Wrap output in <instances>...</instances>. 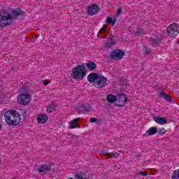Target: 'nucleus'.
<instances>
[{"instance_id": "nucleus-27", "label": "nucleus", "mask_w": 179, "mask_h": 179, "mask_svg": "<svg viewBox=\"0 0 179 179\" xmlns=\"http://www.w3.org/2000/svg\"><path fill=\"white\" fill-rule=\"evenodd\" d=\"M143 48H144V54H146V55L150 54V52H151V51H152V50H150V48L144 47Z\"/></svg>"}, {"instance_id": "nucleus-3", "label": "nucleus", "mask_w": 179, "mask_h": 179, "mask_svg": "<svg viewBox=\"0 0 179 179\" xmlns=\"http://www.w3.org/2000/svg\"><path fill=\"white\" fill-rule=\"evenodd\" d=\"M86 75V67L83 65H78L72 70L71 76L74 79H80L82 80Z\"/></svg>"}, {"instance_id": "nucleus-12", "label": "nucleus", "mask_w": 179, "mask_h": 179, "mask_svg": "<svg viewBox=\"0 0 179 179\" xmlns=\"http://www.w3.org/2000/svg\"><path fill=\"white\" fill-rule=\"evenodd\" d=\"M99 76H100V75H99L97 73H91L87 76V80L90 83L95 84L97 81V79L99 78Z\"/></svg>"}, {"instance_id": "nucleus-6", "label": "nucleus", "mask_w": 179, "mask_h": 179, "mask_svg": "<svg viewBox=\"0 0 179 179\" xmlns=\"http://www.w3.org/2000/svg\"><path fill=\"white\" fill-rule=\"evenodd\" d=\"M30 100H31L30 94H21L17 96V101L21 106H27L30 103Z\"/></svg>"}, {"instance_id": "nucleus-30", "label": "nucleus", "mask_w": 179, "mask_h": 179, "mask_svg": "<svg viewBox=\"0 0 179 179\" xmlns=\"http://www.w3.org/2000/svg\"><path fill=\"white\" fill-rule=\"evenodd\" d=\"M90 122H91V123L96 122L97 124V123H99V120H97V119L96 117H92L90 120Z\"/></svg>"}, {"instance_id": "nucleus-7", "label": "nucleus", "mask_w": 179, "mask_h": 179, "mask_svg": "<svg viewBox=\"0 0 179 179\" xmlns=\"http://www.w3.org/2000/svg\"><path fill=\"white\" fill-rule=\"evenodd\" d=\"M94 86L96 89H103V87H106V86H107V78L103 75H99Z\"/></svg>"}, {"instance_id": "nucleus-39", "label": "nucleus", "mask_w": 179, "mask_h": 179, "mask_svg": "<svg viewBox=\"0 0 179 179\" xmlns=\"http://www.w3.org/2000/svg\"><path fill=\"white\" fill-rule=\"evenodd\" d=\"M178 43H179V40H178Z\"/></svg>"}, {"instance_id": "nucleus-9", "label": "nucleus", "mask_w": 179, "mask_h": 179, "mask_svg": "<svg viewBox=\"0 0 179 179\" xmlns=\"http://www.w3.org/2000/svg\"><path fill=\"white\" fill-rule=\"evenodd\" d=\"M115 39H114V36L113 34L109 35V38L107 41H103V45L106 48H111L113 45H115Z\"/></svg>"}, {"instance_id": "nucleus-16", "label": "nucleus", "mask_w": 179, "mask_h": 179, "mask_svg": "<svg viewBox=\"0 0 179 179\" xmlns=\"http://www.w3.org/2000/svg\"><path fill=\"white\" fill-rule=\"evenodd\" d=\"M154 121L159 125H164L165 124H167V119L164 117H155Z\"/></svg>"}, {"instance_id": "nucleus-36", "label": "nucleus", "mask_w": 179, "mask_h": 179, "mask_svg": "<svg viewBox=\"0 0 179 179\" xmlns=\"http://www.w3.org/2000/svg\"><path fill=\"white\" fill-rule=\"evenodd\" d=\"M1 129H2V124H1V123H0V131H1Z\"/></svg>"}, {"instance_id": "nucleus-19", "label": "nucleus", "mask_w": 179, "mask_h": 179, "mask_svg": "<svg viewBox=\"0 0 179 179\" xmlns=\"http://www.w3.org/2000/svg\"><path fill=\"white\" fill-rule=\"evenodd\" d=\"M159 95L161 96V97H163L165 99V100H166L167 101H169L170 103H171V101H173V97H171V96L167 94L165 92H160Z\"/></svg>"}, {"instance_id": "nucleus-15", "label": "nucleus", "mask_w": 179, "mask_h": 179, "mask_svg": "<svg viewBox=\"0 0 179 179\" xmlns=\"http://www.w3.org/2000/svg\"><path fill=\"white\" fill-rule=\"evenodd\" d=\"M79 121H80V117H78L76 119H73L71 123L69 124V128L71 129H75V128H79V124H78V122H79Z\"/></svg>"}, {"instance_id": "nucleus-33", "label": "nucleus", "mask_w": 179, "mask_h": 179, "mask_svg": "<svg viewBox=\"0 0 179 179\" xmlns=\"http://www.w3.org/2000/svg\"><path fill=\"white\" fill-rule=\"evenodd\" d=\"M122 13V9L118 8L116 13L117 16H120V15Z\"/></svg>"}, {"instance_id": "nucleus-37", "label": "nucleus", "mask_w": 179, "mask_h": 179, "mask_svg": "<svg viewBox=\"0 0 179 179\" xmlns=\"http://www.w3.org/2000/svg\"><path fill=\"white\" fill-rule=\"evenodd\" d=\"M67 179H73V178H68Z\"/></svg>"}, {"instance_id": "nucleus-17", "label": "nucleus", "mask_w": 179, "mask_h": 179, "mask_svg": "<svg viewBox=\"0 0 179 179\" xmlns=\"http://www.w3.org/2000/svg\"><path fill=\"white\" fill-rule=\"evenodd\" d=\"M85 66H86L87 69H89V71H94V69H96V68H97V64H96V63L90 61V62H88L87 64H85Z\"/></svg>"}, {"instance_id": "nucleus-35", "label": "nucleus", "mask_w": 179, "mask_h": 179, "mask_svg": "<svg viewBox=\"0 0 179 179\" xmlns=\"http://www.w3.org/2000/svg\"><path fill=\"white\" fill-rule=\"evenodd\" d=\"M42 82H43L44 86H47V85H48V82L46 80H44Z\"/></svg>"}, {"instance_id": "nucleus-24", "label": "nucleus", "mask_w": 179, "mask_h": 179, "mask_svg": "<svg viewBox=\"0 0 179 179\" xmlns=\"http://www.w3.org/2000/svg\"><path fill=\"white\" fill-rule=\"evenodd\" d=\"M141 34H145L143 31V27L141 26L137 28L136 31L134 32L135 36H141Z\"/></svg>"}, {"instance_id": "nucleus-14", "label": "nucleus", "mask_w": 179, "mask_h": 179, "mask_svg": "<svg viewBox=\"0 0 179 179\" xmlns=\"http://www.w3.org/2000/svg\"><path fill=\"white\" fill-rule=\"evenodd\" d=\"M150 41L151 42V44L156 47V45H159L160 43H162V37L160 36H154L150 38Z\"/></svg>"}, {"instance_id": "nucleus-22", "label": "nucleus", "mask_w": 179, "mask_h": 179, "mask_svg": "<svg viewBox=\"0 0 179 179\" xmlns=\"http://www.w3.org/2000/svg\"><path fill=\"white\" fill-rule=\"evenodd\" d=\"M147 132H148L149 136H152V135H156V134H157V128H156V127H150L148 130Z\"/></svg>"}, {"instance_id": "nucleus-1", "label": "nucleus", "mask_w": 179, "mask_h": 179, "mask_svg": "<svg viewBox=\"0 0 179 179\" xmlns=\"http://www.w3.org/2000/svg\"><path fill=\"white\" fill-rule=\"evenodd\" d=\"M24 13L20 8H7L0 12V27L11 26L13 22L17 19V16H23Z\"/></svg>"}, {"instance_id": "nucleus-11", "label": "nucleus", "mask_w": 179, "mask_h": 179, "mask_svg": "<svg viewBox=\"0 0 179 179\" xmlns=\"http://www.w3.org/2000/svg\"><path fill=\"white\" fill-rule=\"evenodd\" d=\"M51 165L43 164L42 165H40L38 171L39 173H43L44 174H47V173H50V171H51Z\"/></svg>"}, {"instance_id": "nucleus-29", "label": "nucleus", "mask_w": 179, "mask_h": 179, "mask_svg": "<svg viewBox=\"0 0 179 179\" xmlns=\"http://www.w3.org/2000/svg\"><path fill=\"white\" fill-rule=\"evenodd\" d=\"M158 134L159 135H164V134H166V129L164 128L159 129L158 130Z\"/></svg>"}, {"instance_id": "nucleus-31", "label": "nucleus", "mask_w": 179, "mask_h": 179, "mask_svg": "<svg viewBox=\"0 0 179 179\" xmlns=\"http://www.w3.org/2000/svg\"><path fill=\"white\" fill-rule=\"evenodd\" d=\"M82 108H83V110H85V111H90V106H86L85 105H83Z\"/></svg>"}, {"instance_id": "nucleus-25", "label": "nucleus", "mask_w": 179, "mask_h": 179, "mask_svg": "<svg viewBox=\"0 0 179 179\" xmlns=\"http://www.w3.org/2000/svg\"><path fill=\"white\" fill-rule=\"evenodd\" d=\"M171 179H179V169L173 171L171 176Z\"/></svg>"}, {"instance_id": "nucleus-34", "label": "nucleus", "mask_w": 179, "mask_h": 179, "mask_svg": "<svg viewBox=\"0 0 179 179\" xmlns=\"http://www.w3.org/2000/svg\"><path fill=\"white\" fill-rule=\"evenodd\" d=\"M120 156V154L118 152H114L113 153V157L115 159H117Z\"/></svg>"}, {"instance_id": "nucleus-5", "label": "nucleus", "mask_w": 179, "mask_h": 179, "mask_svg": "<svg viewBox=\"0 0 179 179\" xmlns=\"http://www.w3.org/2000/svg\"><path fill=\"white\" fill-rule=\"evenodd\" d=\"M166 31L171 37H176L179 34V25L177 23H173L169 25L166 29Z\"/></svg>"}, {"instance_id": "nucleus-2", "label": "nucleus", "mask_w": 179, "mask_h": 179, "mask_svg": "<svg viewBox=\"0 0 179 179\" xmlns=\"http://www.w3.org/2000/svg\"><path fill=\"white\" fill-rule=\"evenodd\" d=\"M4 117L6 124L10 127H15V125H19V124H20V115L16 111H6L4 113Z\"/></svg>"}, {"instance_id": "nucleus-40", "label": "nucleus", "mask_w": 179, "mask_h": 179, "mask_svg": "<svg viewBox=\"0 0 179 179\" xmlns=\"http://www.w3.org/2000/svg\"><path fill=\"white\" fill-rule=\"evenodd\" d=\"M0 162H1V159H0Z\"/></svg>"}, {"instance_id": "nucleus-20", "label": "nucleus", "mask_w": 179, "mask_h": 179, "mask_svg": "<svg viewBox=\"0 0 179 179\" xmlns=\"http://www.w3.org/2000/svg\"><path fill=\"white\" fill-rule=\"evenodd\" d=\"M55 108H57V104L52 103L48 106V107L46 108V111L48 113H52V111H54Z\"/></svg>"}, {"instance_id": "nucleus-23", "label": "nucleus", "mask_w": 179, "mask_h": 179, "mask_svg": "<svg viewBox=\"0 0 179 179\" xmlns=\"http://www.w3.org/2000/svg\"><path fill=\"white\" fill-rule=\"evenodd\" d=\"M75 178L76 179H87V176H86V173L83 172H80L78 173H76L75 175Z\"/></svg>"}, {"instance_id": "nucleus-4", "label": "nucleus", "mask_w": 179, "mask_h": 179, "mask_svg": "<svg viewBox=\"0 0 179 179\" xmlns=\"http://www.w3.org/2000/svg\"><path fill=\"white\" fill-rule=\"evenodd\" d=\"M128 103V96L125 94H117L116 95L117 107H124Z\"/></svg>"}, {"instance_id": "nucleus-13", "label": "nucleus", "mask_w": 179, "mask_h": 179, "mask_svg": "<svg viewBox=\"0 0 179 179\" xmlns=\"http://www.w3.org/2000/svg\"><path fill=\"white\" fill-rule=\"evenodd\" d=\"M36 120L38 121V124H45V122L48 121V116L45 114L40 113L38 115Z\"/></svg>"}, {"instance_id": "nucleus-21", "label": "nucleus", "mask_w": 179, "mask_h": 179, "mask_svg": "<svg viewBox=\"0 0 179 179\" xmlns=\"http://www.w3.org/2000/svg\"><path fill=\"white\" fill-rule=\"evenodd\" d=\"M117 22V20L115 18L113 19L110 17H108L106 21V23L107 24H112V26H115V23Z\"/></svg>"}, {"instance_id": "nucleus-38", "label": "nucleus", "mask_w": 179, "mask_h": 179, "mask_svg": "<svg viewBox=\"0 0 179 179\" xmlns=\"http://www.w3.org/2000/svg\"><path fill=\"white\" fill-rule=\"evenodd\" d=\"M143 136H146V135L144 134V135H143Z\"/></svg>"}, {"instance_id": "nucleus-32", "label": "nucleus", "mask_w": 179, "mask_h": 179, "mask_svg": "<svg viewBox=\"0 0 179 179\" xmlns=\"http://www.w3.org/2000/svg\"><path fill=\"white\" fill-rule=\"evenodd\" d=\"M138 174L140 176H143V177H146V176H148V172L147 171H144V172L140 171V172H138Z\"/></svg>"}, {"instance_id": "nucleus-10", "label": "nucleus", "mask_w": 179, "mask_h": 179, "mask_svg": "<svg viewBox=\"0 0 179 179\" xmlns=\"http://www.w3.org/2000/svg\"><path fill=\"white\" fill-rule=\"evenodd\" d=\"M99 6L96 4H92L87 8V13L90 16H94L99 12Z\"/></svg>"}, {"instance_id": "nucleus-18", "label": "nucleus", "mask_w": 179, "mask_h": 179, "mask_svg": "<svg viewBox=\"0 0 179 179\" xmlns=\"http://www.w3.org/2000/svg\"><path fill=\"white\" fill-rule=\"evenodd\" d=\"M106 100L108 103H115L117 101V96H115L113 94H110L107 96Z\"/></svg>"}, {"instance_id": "nucleus-28", "label": "nucleus", "mask_w": 179, "mask_h": 179, "mask_svg": "<svg viewBox=\"0 0 179 179\" xmlns=\"http://www.w3.org/2000/svg\"><path fill=\"white\" fill-rule=\"evenodd\" d=\"M107 31V28L106 27H103L99 31V34H103V33H106Z\"/></svg>"}, {"instance_id": "nucleus-8", "label": "nucleus", "mask_w": 179, "mask_h": 179, "mask_svg": "<svg viewBox=\"0 0 179 179\" xmlns=\"http://www.w3.org/2000/svg\"><path fill=\"white\" fill-rule=\"evenodd\" d=\"M124 55L125 53L120 49H115L110 52L111 59H121Z\"/></svg>"}, {"instance_id": "nucleus-26", "label": "nucleus", "mask_w": 179, "mask_h": 179, "mask_svg": "<svg viewBox=\"0 0 179 179\" xmlns=\"http://www.w3.org/2000/svg\"><path fill=\"white\" fill-rule=\"evenodd\" d=\"M101 155H104L105 156H108L109 159H111V157H113L111 156V153L110 152H106V151H101Z\"/></svg>"}]
</instances>
